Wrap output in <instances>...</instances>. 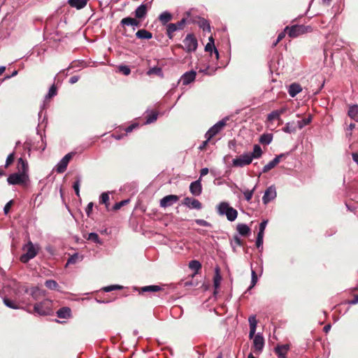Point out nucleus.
Segmentation results:
<instances>
[{"label":"nucleus","instance_id":"obj_1","mask_svg":"<svg viewBox=\"0 0 358 358\" xmlns=\"http://www.w3.org/2000/svg\"><path fill=\"white\" fill-rule=\"evenodd\" d=\"M217 210L219 215H226L227 220L230 222L234 221L238 216L237 210L231 207L229 203L222 201L217 206Z\"/></svg>","mask_w":358,"mask_h":358},{"label":"nucleus","instance_id":"obj_2","mask_svg":"<svg viewBox=\"0 0 358 358\" xmlns=\"http://www.w3.org/2000/svg\"><path fill=\"white\" fill-rule=\"evenodd\" d=\"M39 249L40 248L38 245H34L31 241H29L23 247L24 253L20 257V261L23 263L28 262L37 255Z\"/></svg>","mask_w":358,"mask_h":358},{"label":"nucleus","instance_id":"obj_3","mask_svg":"<svg viewBox=\"0 0 358 358\" xmlns=\"http://www.w3.org/2000/svg\"><path fill=\"white\" fill-rule=\"evenodd\" d=\"M289 29L288 38H295L302 34L312 31V27L303 24H294L292 26H287Z\"/></svg>","mask_w":358,"mask_h":358},{"label":"nucleus","instance_id":"obj_4","mask_svg":"<svg viewBox=\"0 0 358 358\" xmlns=\"http://www.w3.org/2000/svg\"><path fill=\"white\" fill-rule=\"evenodd\" d=\"M52 301L50 299H44L40 303H36L34 306V310L39 315H50L52 312Z\"/></svg>","mask_w":358,"mask_h":358},{"label":"nucleus","instance_id":"obj_5","mask_svg":"<svg viewBox=\"0 0 358 358\" xmlns=\"http://www.w3.org/2000/svg\"><path fill=\"white\" fill-rule=\"evenodd\" d=\"M228 117L224 118L222 120L214 124L206 134L205 137L208 140H210L213 136L220 132L227 124Z\"/></svg>","mask_w":358,"mask_h":358},{"label":"nucleus","instance_id":"obj_6","mask_svg":"<svg viewBox=\"0 0 358 358\" xmlns=\"http://www.w3.org/2000/svg\"><path fill=\"white\" fill-rule=\"evenodd\" d=\"M28 180L29 175L21 174L20 173L10 174L7 178V181L10 185H22Z\"/></svg>","mask_w":358,"mask_h":358},{"label":"nucleus","instance_id":"obj_7","mask_svg":"<svg viewBox=\"0 0 358 358\" xmlns=\"http://www.w3.org/2000/svg\"><path fill=\"white\" fill-rule=\"evenodd\" d=\"M252 162V157L250 153H244L239 157L235 158L232 161V165L236 167H243L249 165Z\"/></svg>","mask_w":358,"mask_h":358},{"label":"nucleus","instance_id":"obj_8","mask_svg":"<svg viewBox=\"0 0 358 358\" xmlns=\"http://www.w3.org/2000/svg\"><path fill=\"white\" fill-rule=\"evenodd\" d=\"M187 23V18L183 17L176 23H170L166 28V34L170 38H172L173 32L184 29Z\"/></svg>","mask_w":358,"mask_h":358},{"label":"nucleus","instance_id":"obj_9","mask_svg":"<svg viewBox=\"0 0 358 358\" xmlns=\"http://www.w3.org/2000/svg\"><path fill=\"white\" fill-rule=\"evenodd\" d=\"M73 155V152H69L57 164L56 171L59 173L64 172L67 168L69 162Z\"/></svg>","mask_w":358,"mask_h":358},{"label":"nucleus","instance_id":"obj_10","mask_svg":"<svg viewBox=\"0 0 358 358\" xmlns=\"http://www.w3.org/2000/svg\"><path fill=\"white\" fill-rule=\"evenodd\" d=\"M179 200V196L177 195L170 194L163 197L160 200V206L162 208H167L171 206L173 203Z\"/></svg>","mask_w":358,"mask_h":358},{"label":"nucleus","instance_id":"obj_11","mask_svg":"<svg viewBox=\"0 0 358 358\" xmlns=\"http://www.w3.org/2000/svg\"><path fill=\"white\" fill-rule=\"evenodd\" d=\"M253 347L255 350V351L258 352L259 353L261 352L263 350V348L264 346V339L262 335L259 333H258L256 335H254L253 336Z\"/></svg>","mask_w":358,"mask_h":358},{"label":"nucleus","instance_id":"obj_12","mask_svg":"<svg viewBox=\"0 0 358 358\" xmlns=\"http://www.w3.org/2000/svg\"><path fill=\"white\" fill-rule=\"evenodd\" d=\"M276 197V190L274 186L268 187L265 191L262 201L264 204L268 203Z\"/></svg>","mask_w":358,"mask_h":358},{"label":"nucleus","instance_id":"obj_13","mask_svg":"<svg viewBox=\"0 0 358 358\" xmlns=\"http://www.w3.org/2000/svg\"><path fill=\"white\" fill-rule=\"evenodd\" d=\"M182 203L189 208L197 210L201 209L202 206L201 202L199 200L190 197L185 198Z\"/></svg>","mask_w":358,"mask_h":358},{"label":"nucleus","instance_id":"obj_14","mask_svg":"<svg viewBox=\"0 0 358 358\" xmlns=\"http://www.w3.org/2000/svg\"><path fill=\"white\" fill-rule=\"evenodd\" d=\"M189 191L194 196H199L201 194L202 187H201L200 179H199L194 182H192L190 184Z\"/></svg>","mask_w":358,"mask_h":358},{"label":"nucleus","instance_id":"obj_15","mask_svg":"<svg viewBox=\"0 0 358 358\" xmlns=\"http://www.w3.org/2000/svg\"><path fill=\"white\" fill-rule=\"evenodd\" d=\"M196 77V72L194 71H191L189 72H186L180 78V82H182V85H187L194 80Z\"/></svg>","mask_w":358,"mask_h":358},{"label":"nucleus","instance_id":"obj_16","mask_svg":"<svg viewBox=\"0 0 358 358\" xmlns=\"http://www.w3.org/2000/svg\"><path fill=\"white\" fill-rule=\"evenodd\" d=\"M120 24L123 27L124 26H132V27H139L141 26V22L139 20H138L136 18H133V17H130L123 18L121 20Z\"/></svg>","mask_w":358,"mask_h":358},{"label":"nucleus","instance_id":"obj_17","mask_svg":"<svg viewBox=\"0 0 358 358\" xmlns=\"http://www.w3.org/2000/svg\"><path fill=\"white\" fill-rule=\"evenodd\" d=\"M17 169L18 173L21 174L28 175L29 166L27 162L22 158H20L17 162Z\"/></svg>","mask_w":358,"mask_h":358},{"label":"nucleus","instance_id":"obj_18","mask_svg":"<svg viewBox=\"0 0 358 358\" xmlns=\"http://www.w3.org/2000/svg\"><path fill=\"white\" fill-rule=\"evenodd\" d=\"M283 157V155L276 156L272 161L265 165L263 168L262 172L266 173L271 169H273L280 161V159Z\"/></svg>","mask_w":358,"mask_h":358},{"label":"nucleus","instance_id":"obj_19","mask_svg":"<svg viewBox=\"0 0 358 358\" xmlns=\"http://www.w3.org/2000/svg\"><path fill=\"white\" fill-rule=\"evenodd\" d=\"M249 324H250V333H249V337L250 338H252L254 335L255 334L257 321L256 319V317L255 315H251L249 319Z\"/></svg>","mask_w":358,"mask_h":358},{"label":"nucleus","instance_id":"obj_20","mask_svg":"<svg viewBox=\"0 0 358 358\" xmlns=\"http://www.w3.org/2000/svg\"><path fill=\"white\" fill-rule=\"evenodd\" d=\"M302 91V87L298 83H292L289 85L288 93L291 97H294L296 94Z\"/></svg>","mask_w":358,"mask_h":358},{"label":"nucleus","instance_id":"obj_21","mask_svg":"<svg viewBox=\"0 0 358 358\" xmlns=\"http://www.w3.org/2000/svg\"><path fill=\"white\" fill-rule=\"evenodd\" d=\"M30 294L34 300H38L45 295V292L37 287H34L30 289Z\"/></svg>","mask_w":358,"mask_h":358},{"label":"nucleus","instance_id":"obj_22","mask_svg":"<svg viewBox=\"0 0 358 358\" xmlns=\"http://www.w3.org/2000/svg\"><path fill=\"white\" fill-rule=\"evenodd\" d=\"M197 23L201 29L203 30V33L210 34V26L209 22L204 18L199 17Z\"/></svg>","mask_w":358,"mask_h":358},{"label":"nucleus","instance_id":"obj_23","mask_svg":"<svg viewBox=\"0 0 358 358\" xmlns=\"http://www.w3.org/2000/svg\"><path fill=\"white\" fill-rule=\"evenodd\" d=\"M289 348V345H280L275 348V352L279 358H285Z\"/></svg>","mask_w":358,"mask_h":358},{"label":"nucleus","instance_id":"obj_24","mask_svg":"<svg viewBox=\"0 0 358 358\" xmlns=\"http://www.w3.org/2000/svg\"><path fill=\"white\" fill-rule=\"evenodd\" d=\"M147 14V6L145 4H141L135 10V17L137 19L143 18Z\"/></svg>","mask_w":358,"mask_h":358},{"label":"nucleus","instance_id":"obj_25","mask_svg":"<svg viewBox=\"0 0 358 358\" xmlns=\"http://www.w3.org/2000/svg\"><path fill=\"white\" fill-rule=\"evenodd\" d=\"M89 0H69V4L73 8L77 9H81L84 8Z\"/></svg>","mask_w":358,"mask_h":358},{"label":"nucleus","instance_id":"obj_26","mask_svg":"<svg viewBox=\"0 0 358 358\" xmlns=\"http://www.w3.org/2000/svg\"><path fill=\"white\" fill-rule=\"evenodd\" d=\"M348 115L351 119L358 122V105L350 106Z\"/></svg>","mask_w":358,"mask_h":358},{"label":"nucleus","instance_id":"obj_27","mask_svg":"<svg viewBox=\"0 0 358 358\" xmlns=\"http://www.w3.org/2000/svg\"><path fill=\"white\" fill-rule=\"evenodd\" d=\"M136 36L140 39H150L152 37V33L144 29H139L136 33Z\"/></svg>","mask_w":358,"mask_h":358},{"label":"nucleus","instance_id":"obj_28","mask_svg":"<svg viewBox=\"0 0 358 358\" xmlns=\"http://www.w3.org/2000/svg\"><path fill=\"white\" fill-rule=\"evenodd\" d=\"M222 281V276L220 273V268L218 267L215 268V275L213 278V285L215 289L217 290L220 285Z\"/></svg>","mask_w":358,"mask_h":358},{"label":"nucleus","instance_id":"obj_29","mask_svg":"<svg viewBox=\"0 0 358 358\" xmlns=\"http://www.w3.org/2000/svg\"><path fill=\"white\" fill-rule=\"evenodd\" d=\"M57 315L59 318H68L71 315V309L68 307H63L57 310Z\"/></svg>","mask_w":358,"mask_h":358},{"label":"nucleus","instance_id":"obj_30","mask_svg":"<svg viewBox=\"0 0 358 358\" xmlns=\"http://www.w3.org/2000/svg\"><path fill=\"white\" fill-rule=\"evenodd\" d=\"M202 44L206 43V45H215L214 38L212 34L203 33V37L201 39Z\"/></svg>","mask_w":358,"mask_h":358},{"label":"nucleus","instance_id":"obj_31","mask_svg":"<svg viewBox=\"0 0 358 358\" xmlns=\"http://www.w3.org/2000/svg\"><path fill=\"white\" fill-rule=\"evenodd\" d=\"M275 120L282 122L279 113L277 110H273L268 115L267 121L270 125Z\"/></svg>","mask_w":358,"mask_h":358},{"label":"nucleus","instance_id":"obj_32","mask_svg":"<svg viewBox=\"0 0 358 358\" xmlns=\"http://www.w3.org/2000/svg\"><path fill=\"white\" fill-rule=\"evenodd\" d=\"M237 231L241 235L247 236L250 232V229L245 224H239L237 225Z\"/></svg>","mask_w":358,"mask_h":358},{"label":"nucleus","instance_id":"obj_33","mask_svg":"<svg viewBox=\"0 0 358 358\" xmlns=\"http://www.w3.org/2000/svg\"><path fill=\"white\" fill-rule=\"evenodd\" d=\"M257 188V185L254 186L252 189H241V192L245 196V199L247 201H250L253 196L254 192Z\"/></svg>","mask_w":358,"mask_h":358},{"label":"nucleus","instance_id":"obj_34","mask_svg":"<svg viewBox=\"0 0 358 358\" xmlns=\"http://www.w3.org/2000/svg\"><path fill=\"white\" fill-rule=\"evenodd\" d=\"M171 19L172 15L169 12H164L159 16V20L163 24H166L169 21H171Z\"/></svg>","mask_w":358,"mask_h":358},{"label":"nucleus","instance_id":"obj_35","mask_svg":"<svg viewBox=\"0 0 358 358\" xmlns=\"http://www.w3.org/2000/svg\"><path fill=\"white\" fill-rule=\"evenodd\" d=\"M205 51L208 52L211 57H214L215 59H218L219 52L216 48V46H205Z\"/></svg>","mask_w":358,"mask_h":358},{"label":"nucleus","instance_id":"obj_36","mask_svg":"<svg viewBox=\"0 0 358 358\" xmlns=\"http://www.w3.org/2000/svg\"><path fill=\"white\" fill-rule=\"evenodd\" d=\"M15 289L16 290V294L20 296V294L23 293H28L29 289L26 285H21L19 283L15 284Z\"/></svg>","mask_w":358,"mask_h":358},{"label":"nucleus","instance_id":"obj_37","mask_svg":"<svg viewBox=\"0 0 358 358\" xmlns=\"http://www.w3.org/2000/svg\"><path fill=\"white\" fill-rule=\"evenodd\" d=\"M273 135L271 134H264L261 136L259 142L262 144L268 145L271 143Z\"/></svg>","mask_w":358,"mask_h":358},{"label":"nucleus","instance_id":"obj_38","mask_svg":"<svg viewBox=\"0 0 358 358\" xmlns=\"http://www.w3.org/2000/svg\"><path fill=\"white\" fill-rule=\"evenodd\" d=\"M262 155V150L261 147L259 145H255L253 148V152L250 153V156L252 157L253 159H258Z\"/></svg>","mask_w":358,"mask_h":358},{"label":"nucleus","instance_id":"obj_39","mask_svg":"<svg viewBox=\"0 0 358 358\" xmlns=\"http://www.w3.org/2000/svg\"><path fill=\"white\" fill-rule=\"evenodd\" d=\"M189 267L195 271V274L199 272V271L201 268V263L197 260H192L189 263Z\"/></svg>","mask_w":358,"mask_h":358},{"label":"nucleus","instance_id":"obj_40","mask_svg":"<svg viewBox=\"0 0 358 358\" xmlns=\"http://www.w3.org/2000/svg\"><path fill=\"white\" fill-rule=\"evenodd\" d=\"M288 31H289V29H288V27H286L284 29V30L278 34L276 41L275 43H273V45H277L278 43L282 41V39L285 38L286 36L288 37Z\"/></svg>","mask_w":358,"mask_h":358},{"label":"nucleus","instance_id":"obj_41","mask_svg":"<svg viewBox=\"0 0 358 358\" xmlns=\"http://www.w3.org/2000/svg\"><path fill=\"white\" fill-rule=\"evenodd\" d=\"M3 303L6 306H8L10 308H13V309L20 308V306L16 302L10 300L9 299H7V298L3 299Z\"/></svg>","mask_w":358,"mask_h":358},{"label":"nucleus","instance_id":"obj_42","mask_svg":"<svg viewBox=\"0 0 358 358\" xmlns=\"http://www.w3.org/2000/svg\"><path fill=\"white\" fill-rule=\"evenodd\" d=\"M184 42L187 43V45H198L196 38L192 34H189L187 35L185 39L184 40Z\"/></svg>","mask_w":358,"mask_h":358},{"label":"nucleus","instance_id":"obj_43","mask_svg":"<svg viewBox=\"0 0 358 358\" xmlns=\"http://www.w3.org/2000/svg\"><path fill=\"white\" fill-rule=\"evenodd\" d=\"M147 74L149 75V76L152 75V74H155V75H157V76H159L160 77H163V73H162V69L159 68V67L151 68L147 72Z\"/></svg>","mask_w":358,"mask_h":358},{"label":"nucleus","instance_id":"obj_44","mask_svg":"<svg viewBox=\"0 0 358 358\" xmlns=\"http://www.w3.org/2000/svg\"><path fill=\"white\" fill-rule=\"evenodd\" d=\"M161 289L160 287L158 285H149L145 286L141 288L142 292H158Z\"/></svg>","mask_w":358,"mask_h":358},{"label":"nucleus","instance_id":"obj_45","mask_svg":"<svg viewBox=\"0 0 358 358\" xmlns=\"http://www.w3.org/2000/svg\"><path fill=\"white\" fill-rule=\"evenodd\" d=\"M87 240L92 241L96 243L101 244L102 242L100 240L99 236L96 233H90L88 234V236L87 238Z\"/></svg>","mask_w":358,"mask_h":358},{"label":"nucleus","instance_id":"obj_46","mask_svg":"<svg viewBox=\"0 0 358 358\" xmlns=\"http://www.w3.org/2000/svg\"><path fill=\"white\" fill-rule=\"evenodd\" d=\"M45 285L50 289H56L58 287L57 282L54 280H46Z\"/></svg>","mask_w":358,"mask_h":358},{"label":"nucleus","instance_id":"obj_47","mask_svg":"<svg viewBox=\"0 0 358 358\" xmlns=\"http://www.w3.org/2000/svg\"><path fill=\"white\" fill-rule=\"evenodd\" d=\"M109 195L107 192H103L100 196V203L106 205V208L108 206Z\"/></svg>","mask_w":358,"mask_h":358},{"label":"nucleus","instance_id":"obj_48","mask_svg":"<svg viewBox=\"0 0 358 358\" xmlns=\"http://www.w3.org/2000/svg\"><path fill=\"white\" fill-rule=\"evenodd\" d=\"M311 120H312L311 117L309 116L307 118H304L300 121H298L297 125H298L299 128L302 129L303 127L308 124L311 122Z\"/></svg>","mask_w":358,"mask_h":358},{"label":"nucleus","instance_id":"obj_49","mask_svg":"<svg viewBox=\"0 0 358 358\" xmlns=\"http://www.w3.org/2000/svg\"><path fill=\"white\" fill-rule=\"evenodd\" d=\"M80 260V256L78 254H75L69 258L66 264L68 265V264H76V262H78Z\"/></svg>","mask_w":358,"mask_h":358},{"label":"nucleus","instance_id":"obj_50","mask_svg":"<svg viewBox=\"0 0 358 358\" xmlns=\"http://www.w3.org/2000/svg\"><path fill=\"white\" fill-rule=\"evenodd\" d=\"M283 131L286 133H294L296 131V127L292 125V124L288 122L286 124V126L283 128Z\"/></svg>","mask_w":358,"mask_h":358},{"label":"nucleus","instance_id":"obj_51","mask_svg":"<svg viewBox=\"0 0 358 358\" xmlns=\"http://www.w3.org/2000/svg\"><path fill=\"white\" fill-rule=\"evenodd\" d=\"M80 178L78 177L73 185L75 192L78 196H80Z\"/></svg>","mask_w":358,"mask_h":358},{"label":"nucleus","instance_id":"obj_52","mask_svg":"<svg viewBox=\"0 0 358 358\" xmlns=\"http://www.w3.org/2000/svg\"><path fill=\"white\" fill-rule=\"evenodd\" d=\"M252 279H251V285L249 289L252 288L257 282V275L256 274V272L254 270H252L251 272Z\"/></svg>","mask_w":358,"mask_h":358},{"label":"nucleus","instance_id":"obj_53","mask_svg":"<svg viewBox=\"0 0 358 358\" xmlns=\"http://www.w3.org/2000/svg\"><path fill=\"white\" fill-rule=\"evenodd\" d=\"M118 69L120 72L125 76H128L131 72L130 69L127 66H120Z\"/></svg>","mask_w":358,"mask_h":358},{"label":"nucleus","instance_id":"obj_54","mask_svg":"<svg viewBox=\"0 0 358 358\" xmlns=\"http://www.w3.org/2000/svg\"><path fill=\"white\" fill-rule=\"evenodd\" d=\"M57 94V88L55 85H52L46 95V98H51Z\"/></svg>","mask_w":358,"mask_h":358},{"label":"nucleus","instance_id":"obj_55","mask_svg":"<svg viewBox=\"0 0 358 358\" xmlns=\"http://www.w3.org/2000/svg\"><path fill=\"white\" fill-rule=\"evenodd\" d=\"M14 160V152L10 153L6 159L5 167H8Z\"/></svg>","mask_w":358,"mask_h":358},{"label":"nucleus","instance_id":"obj_56","mask_svg":"<svg viewBox=\"0 0 358 358\" xmlns=\"http://www.w3.org/2000/svg\"><path fill=\"white\" fill-rule=\"evenodd\" d=\"M121 288H122V287L120 285H110V286L105 287L103 288V290L105 292H108L115 290V289H120Z\"/></svg>","mask_w":358,"mask_h":358},{"label":"nucleus","instance_id":"obj_57","mask_svg":"<svg viewBox=\"0 0 358 358\" xmlns=\"http://www.w3.org/2000/svg\"><path fill=\"white\" fill-rule=\"evenodd\" d=\"M128 202H129V200H124V201H122L120 202H117V203H116L114 205L113 209L114 210H119L122 206H124Z\"/></svg>","mask_w":358,"mask_h":358},{"label":"nucleus","instance_id":"obj_58","mask_svg":"<svg viewBox=\"0 0 358 358\" xmlns=\"http://www.w3.org/2000/svg\"><path fill=\"white\" fill-rule=\"evenodd\" d=\"M157 118V113H153L152 115H150L148 118L146 120L147 124H150L153 122H155Z\"/></svg>","mask_w":358,"mask_h":358},{"label":"nucleus","instance_id":"obj_59","mask_svg":"<svg viewBox=\"0 0 358 358\" xmlns=\"http://www.w3.org/2000/svg\"><path fill=\"white\" fill-rule=\"evenodd\" d=\"M196 224H198L200 226H203V227L209 226V223L204 220H196Z\"/></svg>","mask_w":358,"mask_h":358},{"label":"nucleus","instance_id":"obj_60","mask_svg":"<svg viewBox=\"0 0 358 358\" xmlns=\"http://www.w3.org/2000/svg\"><path fill=\"white\" fill-rule=\"evenodd\" d=\"M93 208V203L90 202L88 203L86 208V213L89 216Z\"/></svg>","mask_w":358,"mask_h":358},{"label":"nucleus","instance_id":"obj_61","mask_svg":"<svg viewBox=\"0 0 358 358\" xmlns=\"http://www.w3.org/2000/svg\"><path fill=\"white\" fill-rule=\"evenodd\" d=\"M11 205H12V201H10L9 202H8L6 206H4V208H3V210H4V213L6 214H7L9 210H10V208L11 207Z\"/></svg>","mask_w":358,"mask_h":358},{"label":"nucleus","instance_id":"obj_62","mask_svg":"<svg viewBox=\"0 0 358 358\" xmlns=\"http://www.w3.org/2000/svg\"><path fill=\"white\" fill-rule=\"evenodd\" d=\"M78 80H79V77L78 76H73L70 78L69 83L71 84H74V83H77L78 81Z\"/></svg>","mask_w":358,"mask_h":358},{"label":"nucleus","instance_id":"obj_63","mask_svg":"<svg viewBox=\"0 0 358 358\" xmlns=\"http://www.w3.org/2000/svg\"><path fill=\"white\" fill-rule=\"evenodd\" d=\"M266 224H267V221L266 220H264V221L262 222L260 225H259V230L264 231V229L266 228Z\"/></svg>","mask_w":358,"mask_h":358},{"label":"nucleus","instance_id":"obj_64","mask_svg":"<svg viewBox=\"0 0 358 358\" xmlns=\"http://www.w3.org/2000/svg\"><path fill=\"white\" fill-rule=\"evenodd\" d=\"M353 161L357 164L358 165V154L357 153H352V155Z\"/></svg>","mask_w":358,"mask_h":358}]
</instances>
